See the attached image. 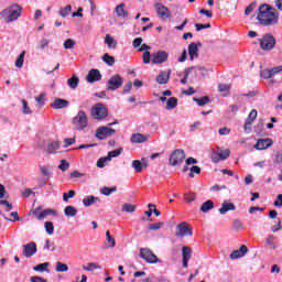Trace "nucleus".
Masks as SVG:
<instances>
[{"label":"nucleus","mask_w":282,"mask_h":282,"mask_svg":"<svg viewBox=\"0 0 282 282\" xmlns=\"http://www.w3.org/2000/svg\"><path fill=\"white\" fill-rule=\"evenodd\" d=\"M102 61H104V63H106L107 65H110V66L116 64V58L107 53L104 54Z\"/></svg>","instance_id":"obj_39"},{"label":"nucleus","mask_w":282,"mask_h":282,"mask_svg":"<svg viewBox=\"0 0 282 282\" xmlns=\"http://www.w3.org/2000/svg\"><path fill=\"white\" fill-rule=\"evenodd\" d=\"M24 61H25V51H23V52L19 55L18 59L15 61V67H18V68L23 67Z\"/></svg>","instance_id":"obj_43"},{"label":"nucleus","mask_w":282,"mask_h":282,"mask_svg":"<svg viewBox=\"0 0 282 282\" xmlns=\"http://www.w3.org/2000/svg\"><path fill=\"white\" fill-rule=\"evenodd\" d=\"M218 90L220 91V94H225L228 95V91H230V86L226 85V84H220L218 86Z\"/></svg>","instance_id":"obj_51"},{"label":"nucleus","mask_w":282,"mask_h":282,"mask_svg":"<svg viewBox=\"0 0 282 282\" xmlns=\"http://www.w3.org/2000/svg\"><path fill=\"white\" fill-rule=\"evenodd\" d=\"M132 167L134 169V171L137 173H142V169H148L149 163L144 159H142L141 161L140 160H134V161H132Z\"/></svg>","instance_id":"obj_24"},{"label":"nucleus","mask_w":282,"mask_h":282,"mask_svg":"<svg viewBox=\"0 0 282 282\" xmlns=\"http://www.w3.org/2000/svg\"><path fill=\"white\" fill-rule=\"evenodd\" d=\"M90 116L94 118V120H105V118L109 116V110L107 109L106 105L96 104L90 109Z\"/></svg>","instance_id":"obj_4"},{"label":"nucleus","mask_w":282,"mask_h":282,"mask_svg":"<svg viewBox=\"0 0 282 282\" xmlns=\"http://www.w3.org/2000/svg\"><path fill=\"white\" fill-rule=\"evenodd\" d=\"M274 226L271 228L272 232H279V230H282L281 220L278 218V221H274Z\"/></svg>","instance_id":"obj_58"},{"label":"nucleus","mask_w":282,"mask_h":282,"mask_svg":"<svg viewBox=\"0 0 282 282\" xmlns=\"http://www.w3.org/2000/svg\"><path fill=\"white\" fill-rule=\"evenodd\" d=\"M182 257L183 268H188V261H191V257H193V249L189 247H183Z\"/></svg>","instance_id":"obj_16"},{"label":"nucleus","mask_w":282,"mask_h":282,"mask_svg":"<svg viewBox=\"0 0 282 282\" xmlns=\"http://www.w3.org/2000/svg\"><path fill=\"white\" fill-rule=\"evenodd\" d=\"M122 153V148L116 149L113 151H110L107 155L108 160L111 162L113 158H118Z\"/></svg>","instance_id":"obj_41"},{"label":"nucleus","mask_w":282,"mask_h":282,"mask_svg":"<svg viewBox=\"0 0 282 282\" xmlns=\"http://www.w3.org/2000/svg\"><path fill=\"white\" fill-rule=\"evenodd\" d=\"M105 43H106V45H108V47L110 50H116V47L118 45V42H116V40L112 36H110L109 34L106 35Z\"/></svg>","instance_id":"obj_32"},{"label":"nucleus","mask_w":282,"mask_h":282,"mask_svg":"<svg viewBox=\"0 0 282 282\" xmlns=\"http://www.w3.org/2000/svg\"><path fill=\"white\" fill-rule=\"evenodd\" d=\"M79 79L76 75H73L68 80L67 85L70 89H76L78 87Z\"/></svg>","instance_id":"obj_35"},{"label":"nucleus","mask_w":282,"mask_h":282,"mask_svg":"<svg viewBox=\"0 0 282 282\" xmlns=\"http://www.w3.org/2000/svg\"><path fill=\"white\" fill-rule=\"evenodd\" d=\"M137 206L133 204L126 203L122 205L123 213H135Z\"/></svg>","instance_id":"obj_38"},{"label":"nucleus","mask_w":282,"mask_h":282,"mask_svg":"<svg viewBox=\"0 0 282 282\" xmlns=\"http://www.w3.org/2000/svg\"><path fill=\"white\" fill-rule=\"evenodd\" d=\"M235 204L232 203H228V202H224L223 206L219 208V213L220 215H226V213H228V210H235Z\"/></svg>","instance_id":"obj_28"},{"label":"nucleus","mask_w":282,"mask_h":282,"mask_svg":"<svg viewBox=\"0 0 282 282\" xmlns=\"http://www.w3.org/2000/svg\"><path fill=\"white\" fill-rule=\"evenodd\" d=\"M35 101L40 107H43V105H45V93H42L40 96L35 97Z\"/></svg>","instance_id":"obj_53"},{"label":"nucleus","mask_w":282,"mask_h":282,"mask_svg":"<svg viewBox=\"0 0 282 282\" xmlns=\"http://www.w3.org/2000/svg\"><path fill=\"white\" fill-rule=\"evenodd\" d=\"M50 45V40L47 39H42L40 41L39 47L40 50H45V47H47Z\"/></svg>","instance_id":"obj_61"},{"label":"nucleus","mask_w":282,"mask_h":282,"mask_svg":"<svg viewBox=\"0 0 282 282\" xmlns=\"http://www.w3.org/2000/svg\"><path fill=\"white\" fill-rule=\"evenodd\" d=\"M164 226V223H155L148 226L149 230H160Z\"/></svg>","instance_id":"obj_54"},{"label":"nucleus","mask_w":282,"mask_h":282,"mask_svg":"<svg viewBox=\"0 0 282 282\" xmlns=\"http://www.w3.org/2000/svg\"><path fill=\"white\" fill-rule=\"evenodd\" d=\"M117 188L116 187H101L100 193L101 195L109 196L111 193H116Z\"/></svg>","instance_id":"obj_45"},{"label":"nucleus","mask_w":282,"mask_h":282,"mask_svg":"<svg viewBox=\"0 0 282 282\" xmlns=\"http://www.w3.org/2000/svg\"><path fill=\"white\" fill-rule=\"evenodd\" d=\"M48 215H54L53 209H42L41 207H37L33 210V216L40 220L45 219Z\"/></svg>","instance_id":"obj_18"},{"label":"nucleus","mask_w":282,"mask_h":282,"mask_svg":"<svg viewBox=\"0 0 282 282\" xmlns=\"http://www.w3.org/2000/svg\"><path fill=\"white\" fill-rule=\"evenodd\" d=\"M102 75L100 74V70L93 68L88 72V75L86 76L87 83H97L98 80H101Z\"/></svg>","instance_id":"obj_17"},{"label":"nucleus","mask_w":282,"mask_h":282,"mask_svg":"<svg viewBox=\"0 0 282 282\" xmlns=\"http://www.w3.org/2000/svg\"><path fill=\"white\" fill-rule=\"evenodd\" d=\"M64 215H66V217H76V215H78V209L72 205L66 206L64 209Z\"/></svg>","instance_id":"obj_30"},{"label":"nucleus","mask_w":282,"mask_h":282,"mask_svg":"<svg viewBox=\"0 0 282 282\" xmlns=\"http://www.w3.org/2000/svg\"><path fill=\"white\" fill-rule=\"evenodd\" d=\"M55 270L56 272H67V270H69V267L66 263L56 262Z\"/></svg>","instance_id":"obj_42"},{"label":"nucleus","mask_w":282,"mask_h":282,"mask_svg":"<svg viewBox=\"0 0 282 282\" xmlns=\"http://www.w3.org/2000/svg\"><path fill=\"white\" fill-rule=\"evenodd\" d=\"M149 140V137L142 134V133H134L131 137V142L134 144H141L142 142H147Z\"/></svg>","instance_id":"obj_26"},{"label":"nucleus","mask_w":282,"mask_h":282,"mask_svg":"<svg viewBox=\"0 0 282 282\" xmlns=\"http://www.w3.org/2000/svg\"><path fill=\"white\" fill-rule=\"evenodd\" d=\"M44 227L48 235H54V224L52 221H46Z\"/></svg>","instance_id":"obj_50"},{"label":"nucleus","mask_w":282,"mask_h":282,"mask_svg":"<svg viewBox=\"0 0 282 282\" xmlns=\"http://www.w3.org/2000/svg\"><path fill=\"white\" fill-rule=\"evenodd\" d=\"M248 253V247L246 245H241L238 250H235L230 253V259H241V257H246Z\"/></svg>","instance_id":"obj_21"},{"label":"nucleus","mask_w":282,"mask_h":282,"mask_svg":"<svg viewBox=\"0 0 282 282\" xmlns=\"http://www.w3.org/2000/svg\"><path fill=\"white\" fill-rule=\"evenodd\" d=\"M107 162H110L108 156L100 158L97 161L98 169H105V166L107 165Z\"/></svg>","instance_id":"obj_47"},{"label":"nucleus","mask_w":282,"mask_h":282,"mask_svg":"<svg viewBox=\"0 0 282 282\" xmlns=\"http://www.w3.org/2000/svg\"><path fill=\"white\" fill-rule=\"evenodd\" d=\"M116 14L121 19H126V17H129V12L124 10V3H121L116 7Z\"/></svg>","instance_id":"obj_29"},{"label":"nucleus","mask_w":282,"mask_h":282,"mask_svg":"<svg viewBox=\"0 0 282 282\" xmlns=\"http://www.w3.org/2000/svg\"><path fill=\"white\" fill-rule=\"evenodd\" d=\"M186 160V153L182 149L175 150L171 155H170V164L171 166H180L182 162Z\"/></svg>","instance_id":"obj_7"},{"label":"nucleus","mask_w":282,"mask_h":282,"mask_svg":"<svg viewBox=\"0 0 282 282\" xmlns=\"http://www.w3.org/2000/svg\"><path fill=\"white\" fill-rule=\"evenodd\" d=\"M191 72H194L196 76H206V68L204 67L194 66V67L186 68L184 72L185 76L184 78L181 79L182 85H186L188 75L191 74Z\"/></svg>","instance_id":"obj_12"},{"label":"nucleus","mask_w":282,"mask_h":282,"mask_svg":"<svg viewBox=\"0 0 282 282\" xmlns=\"http://www.w3.org/2000/svg\"><path fill=\"white\" fill-rule=\"evenodd\" d=\"M76 196V192L74 189H70L68 193L63 194L64 202H69L73 197Z\"/></svg>","instance_id":"obj_48"},{"label":"nucleus","mask_w":282,"mask_h":282,"mask_svg":"<svg viewBox=\"0 0 282 282\" xmlns=\"http://www.w3.org/2000/svg\"><path fill=\"white\" fill-rule=\"evenodd\" d=\"M23 254L26 257V259H30V257H34L36 254V242H29L23 246Z\"/></svg>","instance_id":"obj_14"},{"label":"nucleus","mask_w":282,"mask_h":282,"mask_svg":"<svg viewBox=\"0 0 282 282\" xmlns=\"http://www.w3.org/2000/svg\"><path fill=\"white\" fill-rule=\"evenodd\" d=\"M73 124L77 131H83L88 124L87 113L80 110L77 116L73 119Z\"/></svg>","instance_id":"obj_5"},{"label":"nucleus","mask_w":282,"mask_h":282,"mask_svg":"<svg viewBox=\"0 0 282 282\" xmlns=\"http://www.w3.org/2000/svg\"><path fill=\"white\" fill-rule=\"evenodd\" d=\"M230 158V150H220L219 148H216L214 152L212 153V160L213 162H221V160H228Z\"/></svg>","instance_id":"obj_11"},{"label":"nucleus","mask_w":282,"mask_h":282,"mask_svg":"<svg viewBox=\"0 0 282 282\" xmlns=\"http://www.w3.org/2000/svg\"><path fill=\"white\" fill-rule=\"evenodd\" d=\"M23 7L19 4H12L0 12V19H4V22L7 23H12V21H17L21 17Z\"/></svg>","instance_id":"obj_3"},{"label":"nucleus","mask_w":282,"mask_h":282,"mask_svg":"<svg viewBox=\"0 0 282 282\" xmlns=\"http://www.w3.org/2000/svg\"><path fill=\"white\" fill-rule=\"evenodd\" d=\"M102 267H100V264L96 263V262H90L87 265H83V270H85L86 272H93V270H101Z\"/></svg>","instance_id":"obj_34"},{"label":"nucleus","mask_w":282,"mask_h":282,"mask_svg":"<svg viewBox=\"0 0 282 282\" xmlns=\"http://www.w3.org/2000/svg\"><path fill=\"white\" fill-rule=\"evenodd\" d=\"M232 228L234 230H243V223L241 220H235Z\"/></svg>","instance_id":"obj_57"},{"label":"nucleus","mask_w":282,"mask_h":282,"mask_svg":"<svg viewBox=\"0 0 282 282\" xmlns=\"http://www.w3.org/2000/svg\"><path fill=\"white\" fill-rule=\"evenodd\" d=\"M140 257L141 259H144L147 263H161L158 256L151 251L149 248H142L140 249Z\"/></svg>","instance_id":"obj_8"},{"label":"nucleus","mask_w":282,"mask_h":282,"mask_svg":"<svg viewBox=\"0 0 282 282\" xmlns=\"http://www.w3.org/2000/svg\"><path fill=\"white\" fill-rule=\"evenodd\" d=\"M22 112L26 116H30V113H32V109L28 107V101L25 99H22Z\"/></svg>","instance_id":"obj_49"},{"label":"nucleus","mask_w":282,"mask_h":282,"mask_svg":"<svg viewBox=\"0 0 282 282\" xmlns=\"http://www.w3.org/2000/svg\"><path fill=\"white\" fill-rule=\"evenodd\" d=\"M214 208H215V203H213V200H210V199L206 200L200 206L202 213H208L209 210H213Z\"/></svg>","instance_id":"obj_31"},{"label":"nucleus","mask_w":282,"mask_h":282,"mask_svg":"<svg viewBox=\"0 0 282 282\" xmlns=\"http://www.w3.org/2000/svg\"><path fill=\"white\" fill-rule=\"evenodd\" d=\"M47 268H50V262H44L35 265L33 270H35V272H47Z\"/></svg>","instance_id":"obj_37"},{"label":"nucleus","mask_w":282,"mask_h":282,"mask_svg":"<svg viewBox=\"0 0 282 282\" xmlns=\"http://www.w3.org/2000/svg\"><path fill=\"white\" fill-rule=\"evenodd\" d=\"M40 170L42 175L44 177H47V180H50V166H41Z\"/></svg>","instance_id":"obj_59"},{"label":"nucleus","mask_w":282,"mask_h":282,"mask_svg":"<svg viewBox=\"0 0 282 282\" xmlns=\"http://www.w3.org/2000/svg\"><path fill=\"white\" fill-rule=\"evenodd\" d=\"M257 116H258V112L256 109L250 111V113L248 116V120L245 123V131H248V127H250V124H252V122H254V120H257Z\"/></svg>","instance_id":"obj_27"},{"label":"nucleus","mask_w":282,"mask_h":282,"mask_svg":"<svg viewBox=\"0 0 282 282\" xmlns=\"http://www.w3.org/2000/svg\"><path fill=\"white\" fill-rule=\"evenodd\" d=\"M272 144V139L268 138V139H259L257 141V144L254 145V148L258 151H264V149H270V145Z\"/></svg>","instance_id":"obj_22"},{"label":"nucleus","mask_w":282,"mask_h":282,"mask_svg":"<svg viewBox=\"0 0 282 282\" xmlns=\"http://www.w3.org/2000/svg\"><path fill=\"white\" fill-rule=\"evenodd\" d=\"M175 107H177V98L175 97L169 98L166 101L165 109L171 110V109H175Z\"/></svg>","instance_id":"obj_36"},{"label":"nucleus","mask_w":282,"mask_h":282,"mask_svg":"<svg viewBox=\"0 0 282 282\" xmlns=\"http://www.w3.org/2000/svg\"><path fill=\"white\" fill-rule=\"evenodd\" d=\"M58 169L65 172L67 171V169H69V163L65 160H62L61 164L58 165Z\"/></svg>","instance_id":"obj_62"},{"label":"nucleus","mask_w":282,"mask_h":282,"mask_svg":"<svg viewBox=\"0 0 282 282\" xmlns=\"http://www.w3.org/2000/svg\"><path fill=\"white\" fill-rule=\"evenodd\" d=\"M52 109H65L69 107V101L66 99L55 98L51 104Z\"/></svg>","instance_id":"obj_23"},{"label":"nucleus","mask_w":282,"mask_h":282,"mask_svg":"<svg viewBox=\"0 0 282 282\" xmlns=\"http://www.w3.org/2000/svg\"><path fill=\"white\" fill-rule=\"evenodd\" d=\"M170 79L171 69L160 72V74L156 76V83H159V85H166Z\"/></svg>","instance_id":"obj_20"},{"label":"nucleus","mask_w":282,"mask_h":282,"mask_svg":"<svg viewBox=\"0 0 282 282\" xmlns=\"http://www.w3.org/2000/svg\"><path fill=\"white\" fill-rule=\"evenodd\" d=\"M199 47H202L200 43H191L188 45V54L191 61H195V58H199Z\"/></svg>","instance_id":"obj_15"},{"label":"nucleus","mask_w":282,"mask_h":282,"mask_svg":"<svg viewBox=\"0 0 282 282\" xmlns=\"http://www.w3.org/2000/svg\"><path fill=\"white\" fill-rule=\"evenodd\" d=\"M106 239L109 243V248H116V239L111 237V234L109 231H106Z\"/></svg>","instance_id":"obj_46"},{"label":"nucleus","mask_w":282,"mask_h":282,"mask_svg":"<svg viewBox=\"0 0 282 282\" xmlns=\"http://www.w3.org/2000/svg\"><path fill=\"white\" fill-rule=\"evenodd\" d=\"M30 281H31V282H47L46 279H44V278H42V276H37V275L31 276Z\"/></svg>","instance_id":"obj_64"},{"label":"nucleus","mask_w":282,"mask_h":282,"mask_svg":"<svg viewBox=\"0 0 282 282\" xmlns=\"http://www.w3.org/2000/svg\"><path fill=\"white\" fill-rule=\"evenodd\" d=\"M96 202H100V198L95 197V196H86V197L83 199V204H84V206H86V207L91 206L93 204H96Z\"/></svg>","instance_id":"obj_33"},{"label":"nucleus","mask_w":282,"mask_h":282,"mask_svg":"<svg viewBox=\"0 0 282 282\" xmlns=\"http://www.w3.org/2000/svg\"><path fill=\"white\" fill-rule=\"evenodd\" d=\"M61 149V142L58 141H51L46 145V153L52 154V153H57V151Z\"/></svg>","instance_id":"obj_25"},{"label":"nucleus","mask_w":282,"mask_h":282,"mask_svg":"<svg viewBox=\"0 0 282 282\" xmlns=\"http://www.w3.org/2000/svg\"><path fill=\"white\" fill-rule=\"evenodd\" d=\"M74 47H76V41H74L73 39H67L64 42V48L65 50H74Z\"/></svg>","instance_id":"obj_44"},{"label":"nucleus","mask_w":282,"mask_h":282,"mask_svg":"<svg viewBox=\"0 0 282 282\" xmlns=\"http://www.w3.org/2000/svg\"><path fill=\"white\" fill-rule=\"evenodd\" d=\"M113 133H116L113 128L102 126L96 130L95 138H97V140H107V138H110V135H113Z\"/></svg>","instance_id":"obj_10"},{"label":"nucleus","mask_w":282,"mask_h":282,"mask_svg":"<svg viewBox=\"0 0 282 282\" xmlns=\"http://www.w3.org/2000/svg\"><path fill=\"white\" fill-rule=\"evenodd\" d=\"M260 41V47L264 52H270V50H274V46L276 45V40L274 36L270 34H265Z\"/></svg>","instance_id":"obj_6"},{"label":"nucleus","mask_w":282,"mask_h":282,"mask_svg":"<svg viewBox=\"0 0 282 282\" xmlns=\"http://www.w3.org/2000/svg\"><path fill=\"white\" fill-rule=\"evenodd\" d=\"M274 206H276L278 208L282 207V194H279L276 199L273 203Z\"/></svg>","instance_id":"obj_63"},{"label":"nucleus","mask_w":282,"mask_h":282,"mask_svg":"<svg viewBox=\"0 0 282 282\" xmlns=\"http://www.w3.org/2000/svg\"><path fill=\"white\" fill-rule=\"evenodd\" d=\"M194 101L197 102L198 107H204V105H208V102H210V98L205 96L203 98H194Z\"/></svg>","instance_id":"obj_40"},{"label":"nucleus","mask_w":282,"mask_h":282,"mask_svg":"<svg viewBox=\"0 0 282 282\" xmlns=\"http://www.w3.org/2000/svg\"><path fill=\"white\" fill-rule=\"evenodd\" d=\"M144 65L153 63V65H162L169 61V53L166 51H159L151 55V52L145 51L142 55Z\"/></svg>","instance_id":"obj_2"},{"label":"nucleus","mask_w":282,"mask_h":282,"mask_svg":"<svg viewBox=\"0 0 282 282\" xmlns=\"http://www.w3.org/2000/svg\"><path fill=\"white\" fill-rule=\"evenodd\" d=\"M0 205L4 206V210H7V213H10V210H12V204H10L8 200H0Z\"/></svg>","instance_id":"obj_56"},{"label":"nucleus","mask_w":282,"mask_h":282,"mask_svg":"<svg viewBox=\"0 0 282 282\" xmlns=\"http://www.w3.org/2000/svg\"><path fill=\"white\" fill-rule=\"evenodd\" d=\"M122 83H124V79L120 75H113L110 77L107 84V89L109 91H116V89H120L122 87Z\"/></svg>","instance_id":"obj_9"},{"label":"nucleus","mask_w":282,"mask_h":282,"mask_svg":"<svg viewBox=\"0 0 282 282\" xmlns=\"http://www.w3.org/2000/svg\"><path fill=\"white\" fill-rule=\"evenodd\" d=\"M72 12V6H66L64 9L59 11L61 17H67Z\"/></svg>","instance_id":"obj_60"},{"label":"nucleus","mask_w":282,"mask_h":282,"mask_svg":"<svg viewBox=\"0 0 282 282\" xmlns=\"http://www.w3.org/2000/svg\"><path fill=\"white\" fill-rule=\"evenodd\" d=\"M193 173H196V175H199V173H202V167L197 165L192 166L189 177H195Z\"/></svg>","instance_id":"obj_52"},{"label":"nucleus","mask_w":282,"mask_h":282,"mask_svg":"<svg viewBox=\"0 0 282 282\" xmlns=\"http://www.w3.org/2000/svg\"><path fill=\"white\" fill-rule=\"evenodd\" d=\"M258 21L261 25H276L279 23V13L270 4H262L259 8Z\"/></svg>","instance_id":"obj_1"},{"label":"nucleus","mask_w":282,"mask_h":282,"mask_svg":"<svg viewBox=\"0 0 282 282\" xmlns=\"http://www.w3.org/2000/svg\"><path fill=\"white\" fill-rule=\"evenodd\" d=\"M156 12L160 19L163 21H166V19L171 18V11H169V8L164 7L163 4H156Z\"/></svg>","instance_id":"obj_19"},{"label":"nucleus","mask_w":282,"mask_h":282,"mask_svg":"<svg viewBox=\"0 0 282 282\" xmlns=\"http://www.w3.org/2000/svg\"><path fill=\"white\" fill-rule=\"evenodd\" d=\"M261 78L269 79L272 78V72L270 69H263L260 74Z\"/></svg>","instance_id":"obj_55"},{"label":"nucleus","mask_w":282,"mask_h":282,"mask_svg":"<svg viewBox=\"0 0 282 282\" xmlns=\"http://www.w3.org/2000/svg\"><path fill=\"white\" fill-rule=\"evenodd\" d=\"M175 235L176 237H192L193 229L191 228V226H188V223H181L176 226Z\"/></svg>","instance_id":"obj_13"}]
</instances>
